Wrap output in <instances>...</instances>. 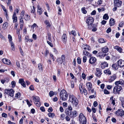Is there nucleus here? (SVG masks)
<instances>
[{
	"mask_svg": "<svg viewBox=\"0 0 124 124\" xmlns=\"http://www.w3.org/2000/svg\"><path fill=\"white\" fill-rule=\"evenodd\" d=\"M116 74H114L109 77V82H111L115 80L116 78Z\"/></svg>",
	"mask_w": 124,
	"mask_h": 124,
	"instance_id": "obj_12",
	"label": "nucleus"
},
{
	"mask_svg": "<svg viewBox=\"0 0 124 124\" xmlns=\"http://www.w3.org/2000/svg\"><path fill=\"white\" fill-rule=\"evenodd\" d=\"M81 10L82 12L84 14H86L87 13V11L85 10V8H82L81 9Z\"/></svg>",
	"mask_w": 124,
	"mask_h": 124,
	"instance_id": "obj_44",
	"label": "nucleus"
},
{
	"mask_svg": "<svg viewBox=\"0 0 124 124\" xmlns=\"http://www.w3.org/2000/svg\"><path fill=\"white\" fill-rule=\"evenodd\" d=\"M90 47L88 45H86L84 47V49L85 50H89L90 49Z\"/></svg>",
	"mask_w": 124,
	"mask_h": 124,
	"instance_id": "obj_41",
	"label": "nucleus"
},
{
	"mask_svg": "<svg viewBox=\"0 0 124 124\" xmlns=\"http://www.w3.org/2000/svg\"><path fill=\"white\" fill-rule=\"evenodd\" d=\"M32 98L34 102H39V101H40V98L38 96H32Z\"/></svg>",
	"mask_w": 124,
	"mask_h": 124,
	"instance_id": "obj_22",
	"label": "nucleus"
},
{
	"mask_svg": "<svg viewBox=\"0 0 124 124\" xmlns=\"http://www.w3.org/2000/svg\"><path fill=\"white\" fill-rule=\"evenodd\" d=\"M115 87H116V88H117V90H118V91L119 92L122 89V87L119 85H116Z\"/></svg>",
	"mask_w": 124,
	"mask_h": 124,
	"instance_id": "obj_39",
	"label": "nucleus"
},
{
	"mask_svg": "<svg viewBox=\"0 0 124 124\" xmlns=\"http://www.w3.org/2000/svg\"><path fill=\"white\" fill-rule=\"evenodd\" d=\"M37 12L39 15H41L42 12L41 8L39 5H38L37 6Z\"/></svg>",
	"mask_w": 124,
	"mask_h": 124,
	"instance_id": "obj_21",
	"label": "nucleus"
},
{
	"mask_svg": "<svg viewBox=\"0 0 124 124\" xmlns=\"http://www.w3.org/2000/svg\"><path fill=\"white\" fill-rule=\"evenodd\" d=\"M49 96L50 97H51L54 95V93L53 91H50L49 93Z\"/></svg>",
	"mask_w": 124,
	"mask_h": 124,
	"instance_id": "obj_48",
	"label": "nucleus"
},
{
	"mask_svg": "<svg viewBox=\"0 0 124 124\" xmlns=\"http://www.w3.org/2000/svg\"><path fill=\"white\" fill-rule=\"evenodd\" d=\"M99 42L100 43H103L104 42H105V41L104 40V39L103 38H101L99 40Z\"/></svg>",
	"mask_w": 124,
	"mask_h": 124,
	"instance_id": "obj_54",
	"label": "nucleus"
},
{
	"mask_svg": "<svg viewBox=\"0 0 124 124\" xmlns=\"http://www.w3.org/2000/svg\"><path fill=\"white\" fill-rule=\"evenodd\" d=\"M69 113L70 115V117L71 118H73L77 116V113L76 111L74 110L72 112L70 111V112H69Z\"/></svg>",
	"mask_w": 124,
	"mask_h": 124,
	"instance_id": "obj_8",
	"label": "nucleus"
},
{
	"mask_svg": "<svg viewBox=\"0 0 124 124\" xmlns=\"http://www.w3.org/2000/svg\"><path fill=\"white\" fill-rule=\"evenodd\" d=\"M83 93H84V94L86 95L87 94V90L85 89H84L83 90Z\"/></svg>",
	"mask_w": 124,
	"mask_h": 124,
	"instance_id": "obj_51",
	"label": "nucleus"
},
{
	"mask_svg": "<svg viewBox=\"0 0 124 124\" xmlns=\"http://www.w3.org/2000/svg\"><path fill=\"white\" fill-rule=\"evenodd\" d=\"M8 38L9 40V42L10 41H12V37L9 34L8 35Z\"/></svg>",
	"mask_w": 124,
	"mask_h": 124,
	"instance_id": "obj_52",
	"label": "nucleus"
},
{
	"mask_svg": "<svg viewBox=\"0 0 124 124\" xmlns=\"http://www.w3.org/2000/svg\"><path fill=\"white\" fill-rule=\"evenodd\" d=\"M83 53L84 55L90 56V53L86 51H83Z\"/></svg>",
	"mask_w": 124,
	"mask_h": 124,
	"instance_id": "obj_33",
	"label": "nucleus"
},
{
	"mask_svg": "<svg viewBox=\"0 0 124 124\" xmlns=\"http://www.w3.org/2000/svg\"><path fill=\"white\" fill-rule=\"evenodd\" d=\"M123 80L122 79H120L119 81H117L115 82V84L116 85H123Z\"/></svg>",
	"mask_w": 124,
	"mask_h": 124,
	"instance_id": "obj_25",
	"label": "nucleus"
},
{
	"mask_svg": "<svg viewBox=\"0 0 124 124\" xmlns=\"http://www.w3.org/2000/svg\"><path fill=\"white\" fill-rule=\"evenodd\" d=\"M40 109L42 112H44L45 111V109L43 107H41Z\"/></svg>",
	"mask_w": 124,
	"mask_h": 124,
	"instance_id": "obj_60",
	"label": "nucleus"
},
{
	"mask_svg": "<svg viewBox=\"0 0 124 124\" xmlns=\"http://www.w3.org/2000/svg\"><path fill=\"white\" fill-rule=\"evenodd\" d=\"M70 113L69 111H68L66 112V115L65 117V118L66 121H70Z\"/></svg>",
	"mask_w": 124,
	"mask_h": 124,
	"instance_id": "obj_18",
	"label": "nucleus"
},
{
	"mask_svg": "<svg viewBox=\"0 0 124 124\" xmlns=\"http://www.w3.org/2000/svg\"><path fill=\"white\" fill-rule=\"evenodd\" d=\"M48 115L50 117L53 118L55 115L53 113H49L48 114Z\"/></svg>",
	"mask_w": 124,
	"mask_h": 124,
	"instance_id": "obj_35",
	"label": "nucleus"
},
{
	"mask_svg": "<svg viewBox=\"0 0 124 124\" xmlns=\"http://www.w3.org/2000/svg\"><path fill=\"white\" fill-rule=\"evenodd\" d=\"M93 26H94V27H93V29H92V30L93 31H95L97 30V29L96 28L97 26L95 24H93Z\"/></svg>",
	"mask_w": 124,
	"mask_h": 124,
	"instance_id": "obj_43",
	"label": "nucleus"
},
{
	"mask_svg": "<svg viewBox=\"0 0 124 124\" xmlns=\"http://www.w3.org/2000/svg\"><path fill=\"white\" fill-rule=\"evenodd\" d=\"M2 117L5 118L7 117V115L5 113H2Z\"/></svg>",
	"mask_w": 124,
	"mask_h": 124,
	"instance_id": "obj_55",
	"label": "nucleus"
},
{
	"mask_svg": "<svg viewBox=\"0 0 124 124\" xmlns=\"http://www.w3.org/2000/svg\"><path fill=\"white\" fill-rule=\"evenodd\" d=\"M122 107L124 108V98L121 97L120 98Z\"/></svg>",
	"mask_w": 124,
	"mask_h": 124,
	"instance_id": "obj_30",
	"label": "nucleus"
},
{
	"mask_svg": "<svg viewBox=\"0 0 124 124\" xmlns=\"http://www.w3.org/2000/svg\"><path fill=\"white\" fill-rule=\"evenodd\" d=\"M15 96L17 98H19L20 96V93L19 92H18L16 94Z\"/></svg>",
	"mask_w": 124,
	"mask_h": 124,
	"instance_id": "obj_49",
	"label": "nucleus"
},
{
	"mask_svg": "<svg viewBox=\"0 0 124 124\" xmlns=\"http://www.w3.org/2000/svg\"><path fill=\"white\" fill-rule=\"evenodd\" d=\"M105 55L106 54H105L103 53L102 52H100L98 54H97V56L101 58H102V56H105Z\"/></svg>",
	"mask_w": 124,
	"mask_h": 124,
	"instance_id": "obj_27",
	"label": "nucleus"
},
{
	"mask_svg": "<svg viewBox=\"0 0 124 124\" xmlns=\"http://www.w3.org/2000/svg\"><path fill=\"white\" fill-rule=\"evenodd\" d=\"M78 119L79 122L82 124H86V119L82 113H81L80 114Z\"/></svg>",
	"mask_w": 124,
	"mask_h": 124,
	"instance_id": "obj_3",
	"label": "nucleus"
},
{
	"mask_svg": "<svg viewBox=\"0 0 124 124\" xmlns=\"http://www.w3.org/2000/svg\"><path fill=\"white\" fill-rule=\"evenodd\" d=\"M24 11L23 10L22 11L20 14V17L23 18V17L24 16Z\"/></svg>",
	"mask_w": 124,
	"mask_h": 124,
	"instance_id": "obj_56",
	"label": "nucleus"
},
{
	"mask_svg": "<svg viewBox=\"0 0 124 124\" xmlns=\"http://www.w3.org/2000/svg\"><path fill=\"white\" fill-rule=\"evenodd\" d=\"M8 26V23H4L3 25V28L5 29L6 27Z\"/></svg>",
	"mask_w": 124,
	"mask_h": 124,
	"instance_id": "obj_50",
	"label": "nucleus"
},
{
	"mask_svg": "<svg viewBox=\"0 0 124 124\" xmlns=\"http://www.w3.org/2000/svg\"><path fill=\"white\" fill-rule=\"evenodd\" d=\"M16 63L17 67L19 68L20 67V65L19 62L17 61H16Z\"/></svg>",
	"mask_w": 124,
	"mask_h": 124,
	"instance_id": "obj_62",
	"label": "nucleus"
},
{
	"mask_svg": "<svg viewBox=\"0 0 124 124\" xmlns=\"http://www.w3.org/2000/svg\"><path fill=\"white\" fill-rule=\"evenodd\" d=\"M87 60V57L85 56H84L83 57V61L84 62H86Z\"/></svg>",
	"mask_w": 124,
	"mask_h": 124,
	"instance_id": "obj_58",
	"label": "nucleus"
},
{
	"mask_svg": "<svg viewBox=\"0 0 124 124\" xmlns=\"http://www.w3.org/2000/svg\"><path fill=\"white\" fill-rule=\"evenodd\" d=\"M68 97V95L66 91L64 90H62L60 93V99L62 101H65L67 100Z\"/></svg>",
	"mask_w": 124,
	"mask_h": 124,
	"instance_id": "obj_2",
	"label": "nucleus"
},
{
	"mask_svg": "<svg viewBox=\"0 0 124 124\" xmlns=\"http://www.w3.org/2000/svg\"><path fill=\"white\" fill-rule=\"evenodd\" d=\"M113 93L116 94H119V92L118 91L117 89V88H116V87H114Z\"/></svg>",
	"mask_w": 124,
	"mask_h": 124,
	"instance_id": "obj_28",
	"label": "nucleus"
},
{
	"mask_svg": "<svg viewBox=\"0 0 124 124\" xmlns=\"http://www.w3.org/2000/svg\"><path fill=\"white\" fill-rule=\"evenodd\" d=\"M47 36L48 38V40L50 41H51V34L50 33L48 32L47 33Z\"/></svg>",
	"mask_w": 124,
	"mask_h": 124,
	"instance_id": "obj_42",
	"label": "nucleus"
},
{
	"mask_svg": "<svg viewBox=\"0 0 124 124\" xmlns=\"http://www.w3.org/2000/svg\"><path fill=\"white\" fill-rule=\"evenodd\" d=\"M16 16V13L15 12H14L12 18L13 19V23L16 22L17 21V17Z\"/></svg>",
	"mask_w": 124,
	"mask_h": 124,
	"instance_id": "obj_23",
	"label": "nucleus"
},
{
	"mask_svg": "<svg viewBox=\"0 0 124 124\" xmlns=\"http://www.w3.org/2000/svg\"><path fill=\"white\" fill-rule=\"evenodd\" d=\"M86 85L88 91H90L92 88V84L90 82H88L86 83Z\"/></svg>",
	"mask_w": 124,
	"mask_h": 124,
	"instance_id": "obj_16",
	"label": "nucleus"
},
{
	"mask_svg": "<svg viewBox=\"0 0 124 124\" xmlns=\"http://www.w3.org/2000/svg\"><path fill=\"white\" fill-rule=\"evenodd\" d=\"M110 101H111V103L113 105H114L115 104V99H113V96L111 97L110 98Z\"/></svg>",
	"mask_w": 124,
	"mask_h": 124,
	"instance_id": "obj_32",
	"label": "nucleus"
},
{
	"mask_svg": "<svg viewBox=\"0 0 124 124\" xmlns=\"http://www.w3.org/2000/svg\"><path fill=\"white\" fill-rule=\"evenodd\" d=\"M108 18L109 16L107 14H105L103 16V19L106 20H108Z\"/></svg>",
	"mask_w": 124,
	"mask_h": 124,
	"instance_id": "obj_34",
	"label": "nucleus"
},
{
	"mask_svg": "<svg viewBox=\"0 0 124 124\" xmlns=\"http://www.w3.org/2000/svg\"><path fill=\"white\" fill-rule=\"evenodd\" d=\"M53 109L52 107H50L48 109V111L49 112H51L53 111Z\"/></svg>",
	"mask_w": 124,
	"mask_h": 124,
	"instance_id": "obj_63",
	"label": "nucleus"
},
{
	"mask_svg": "<svg viewBox=\"0 0 124 124\" xmlns=\"http://www.w3.org/2000/svg\"><path fill=\"white\" fill-rule=\"evenodd\" d=\"M108 66L107 63L106 62H104L101 63V68L103 69L106 67H108Z\"/></svg>",
	"mask_w": 124,
	"mask_h": 124,
	"instance_id": "obj_24",
	"label": "nucleus"
},
{
	"mask_svg": "<svg viewBox=\"0 0 124 124\" xmlns=\"http://www.w3.org/2000/svg\"><path fill=\"white\" fill-rule=\"evenodd\" d=\"M30 16L28 15H26L24 17V19L26 21L29 20L30 19Z\"/></svg>",
	"mask_w": 124,
	"mask_h": 124,
	"instance_id": "obj_37",
	"label": "nucleus"
},
{
	"mask_svg": "<svg viewBox=\"0 0 124 124\" xmlns=\"http://www.w3.org/2000/svg\"><path fill=\"white\" fill-rule=\"evenodd\" d=\"M38 68L39 69V70L41 71L42 70V65L40 63L38 64Z\"/></svg>",
	"mask_w": 124,
	"mask_h": 124,
	"instance_id": "obj_36",
	"label": "nucleus"
},
{
	"mask_svg": "<svg viewBox=\"0 0 124 124\" xmlns=\"http://www.w3.org/2000/svg\"><path fill=\"white\" fill-rule=\"evenodd\" d=\"M19 82L20 83L23 87H26L25 83L23 79L22 78L19 79Z\"/></svg>",
	"mask_w": 124,
	"mask_h": 124,
	"instance_id": "obj_14",
	"label": "nucleus"
},
{
	"mask_svg": "<svg viewBox=\"0 0 124 124\" xmlns=\"http://www.w3.org/2000/svg\"><path fill=\"white\" fill-rule=\"evenodd\" d=\"M45 23L46 25H47V26L50 27V25L49 23V22L47 20H46L45 21Z\"/></svg>",
	"mask_w": 124,
	"mask_h": 124,
	"instance_id": "obj_57",
	"label": "nucleus"
},
{
	"mask_svg": "<svg viewBox=\"0 0 124 124\" xmlns=\"http://www.w3.org/2000/svg\"><path fill=\"white\" fill-rule=\"evenodd\" d=\"M94 21L93 18L92 17H89L86 19V22L88 24V26L89 27V25H91Z\"/></svg>",
	"mask_w": 124,
	"mask_h": 124,
	"instance_id": "obj_4",
	"label": "nucleus"
},
{
	"mask_svg": "<svg viewBox=\"0 0 124 124\" xmlns=\"http://www.w3.org/2000/svg\"><path fill=\"white\" fill-rule=\"evenodd\" d=\"M111 29L110 27L108 28L106 32L107 33L110 32L111 31Z\"/></svg>",
	"mask_w": 124,
	"mask_h": 124,
	"instance_id": "obj_61",
	"label": "nucleus"
},
{
	"mask_svg": "<svg viewBox=\"0 0 124 124\" xmlns=\"http://www.w3.org/2000/svg\"><path fill=\"white\" fill-rule=\"evenodd\" d=\"M72 34L73 35H74L75 36H76V33L74 31H72L71 32V33H70V34Z\"/></svg>",
	"mask_w": 124,
	"mask_h": 124,
	"instance_id": "obj_53",
	"label": "nucleus"
},
{
	"mask_svg": "<svg viewBox=\"0 0 124 124\" xmlns=\"http://www.w3.org/2000/svg\"><path fill=\"white\" fill-rule=\"evenodd\" d=\"M77 62L79 64H80L81 63V60L79 57H78L77 59Z\"/></svg>",
	"mask_w": 124,
	"mask_h": 124,
	"instance_id": "obj_59",
	"label": "nucleus"
},
{
	"mask_svg": "<svg viewBox=\"0 0 124 124\" xmlns=\"http://www.w3.org/2000/svg\"><path fill=\"white\" fill-rule=\"evenodd\" d=\"M5 92L6 93L9 95L13 97L14 95V91L12 89L10 90H5Z\"/></svg>",
	"mask_w": 124,
	"mask_h": 124,
	"instance_id": "obj_7",
	"label": "nucleus"
},
{
	"mask_svg": "<svg viewBox=\"0 0 124 124\" xmlns=\"http://www.w3.org/2000/svg\"><path fill=\"white\" fill-rule=\"evenodd\" d=\"M96 61V58L93 57H91L89 60V62L91 64H93L95 63Z\"/></svg>",
	"mask_w": 124,
	"mask_h": 124,
	"instance_id": "obj_11",
	"label": "nucleus"
},
{
	"mask_svg": "<svg viewBox=\"0 0 124 124\" xmlns=\"http://www.w3.org/2000/svg\"><path fill=\"white\" fill-rule=\"evenodd\" d=\"M65 116L64 114H62L60 115V118L62 120H63L65 118Z\"/></svg>",
	"mask_w": 124,
	"mask_h": 124,
	"instance_id": "obj_40",
	"label": "nucleus"
},
{
	"mask_svg": "<svg viewBox=\"0 0 124 124\" xmlns=\"http://www.w3.org/2000/svg\"><path fill=\"white\" fill-rule=\"evenodd\" d=\"M101 74V70L98 68L96 69V72L95 73L96 75L98 77H99Z\"/></svg>",
	"mask_w": 124,
	"mask_h": 124,
	"instance_id": "obj_17",
	"label": "nucleus"
},
{
	"mask_svg": "<svg viewBox=\"0 0 124 124\" xmlns=\"http://www.w3.org/2000/svg\"><path fill=\"white\" fill-rule=\"evenodd\" d=\"M104 73H107L109 75L111 74V71L109 69H107L104 70Z\"/></svg>",
	"mask_w": 124,
	"mask_h": 124,
	"instance_id": "obj_38",
	"label": "nucleus"
},
{
	"mask_svg": "<svg viewBox=\"0 0 124 124\" xmlns=\"http://www.w3.org/2000/svg\"><path fill=\"white\" fill-rule=\"evenodd\" d=\"M69 97V101L73 106H77L78 103V101L77 98L72 94H70Z\"/></svg>",
	"mask_w": 124,
	"mask_h": 124,
	"instance_id": "obj_1",
	"label": "nucleus"
},
{
	"mask_svg": "<svg viewBox=\"0 0 124 124\" xmlns=\"http://www.w3.org/2000/svg\"><path fill=\"white\" fill-rule=\"evenodd\" d=\"M114 3L115 6L119 7L121 6L122 2L119 0H114Z\"/></svg>",
	"mask_w": 124,
	"mask_h": 124,
	"instance_id": "obj_9",
	"label": "nucleus"
},
{
	"mask_svg": "<svg viewBox=\"0 0 124 124\" xmlns=\"http://www.w3.org/2000/svg\"><path fill=\"white\" fill-rule=\"evenodd\" d=\"M109 23L111 26H113L115 24L114 20L113 18H111L110 20Z\"/></svg>",
	"mask_w": 124,
	"mask_h": 124,
	"instance_id": "obj_26",
	"label": "nucleus"
},
{
	"mask_svg": "<svg viewBox=\"0 0 124 124\" xmlns=\"http://www.w3.org/2000/svg\"><path fill=\"white\" fill-rule=\"evenodd\" d=\"M35 104L38 107H39L40 105V101L39 102H34Z\"/></svg>",
	"mask_w": 124,
	"mask_h": 124,
	"instance_id": "obj_47",
	"label": "nucleus"
},
{
	"mask_svg": "<svg viewBox=\"0 0 124 124\" xmlns=\"http://www.w3.org/2000/svg\"><path fill=\"white\" fill-rule=\"evenodd\" d=\"M2 62L4 63L9 64L11 63V62L10 61L7 59L4 58L2 59Z\"/></svg>",
	"mask_w": 124,
	"mask_h": 124,
	"instance_id": "obj_15",
	"label": "nucleus"
},
{
	"mask_svg": "<svg viewBox=\"0 0 124 124\" xmlns=\"http://www.w3.org/2000/svg\"><path fill=\"white\" fill-rule=\"evenodd\" d=\"M115 114L117 116H123L124 114V111L122 109H118L115 113Z\"/></svg>",
	"mask_w": 124,
	"mask_h": 124,
	"instance_id": "obj_5",
	"label": "nucleus"
},
{
	"mask_svg": "<svg viewBox=\"0 0 124 124\" xmlns=\"http://www.w3.org/2000/svg\"><path fill=\"white\" fill-rule=\"evenodd\" d=\"M47 43L51 47H53V45L52 43L50 42L47 41Z\"/></svg>",
	"mask_w": 124,
	"mask_h": 124,
	"instance_id": "obj_64",
	"label": "nucleus"
},
{
	"mask_svg": "<svg viewBox=\"0 0 124 124\" xmlns=\"http://www.w3.org/2000/svg\"><path fill=\"white\" fill-rule=\"evenodd\" d=\"M62 39L64 43L65 44L66 43L67 41V37L66 34H63L62 36Z\"/></svg>",
	"mask_w": 124,
	"mask_h": 124,
	"instance_id": "obj_13",
	"label": "nucleus"
},
{
	"mask_svg": "<svg viewBox=\"0 0 124 124\" xmlns=\"http://www.w3.org/2000/svg\"><path fill=\"white\" fill-rule=\"evenodd\" d=\"M23 18L21 17L20 19V24H23Z\"/></svg>",
	"mask_w": 124,
	"mask_h": 124,
	"instance_id": "obj_46",
	"label": "nucleus"
},
{
	"mask_svg": "<svg viewBox=\"0 0 124 124\" xmlns=\"http://www.w3.org/2000/svg\"><path fill=\"white\" fill-rule=\"evenodd\" d=\"M114 49H116L119 52L121 53L122 52V49L121 47L118 46H116L114 47Z\"/></svg>",
	"mask_w": 124,
	"mask_h": 124,
	"instance_id": "obj_19",
	"label": "nucleus"
},
{
	"mask_svg": "<svg viewBox=\"0 0 124 124\" xmlns=\"http://www.w3.org/2000/svg\"><path fill=\"white\" fill-rule=\"evenodd\" d=\"M108 48L106 46H105L101 48V51L103 53H106L108 52Z\"/></svg>",
	"mask_w": 124,
	"mask_h": 124,
	"instance_id": "obj_20",
	"label": "nucleus"
},
{
	"mask_svg": "<svg viewBox=\"0 0 124 124\" xmlns=\"http://www.w3.org/2000/svg\"><path fill=\"white\" fill-rule=\"evenodd\" d=\"M65 57L64 55H62L61 57L57 59V62L59 64H62L63 62L65 61Z\"/></svg>",
	"mask_w": 124,
	"mask_h": 124,
	"instance_id": "obj_6",
	"label": "nucleus"
},
{
	"mask_svg": "<svg viewBox=\"0 0 124 124\" xmlns=\"http://www.w3.org/2000/svg\"><path fill=\"white\" fill-rule=\"evenodd\" d=\"M118 66L122 67L124 66V60L120 59L117 61Z\"/></svg>",
	"mask_w": 124,
	"mask_h": 124,
	"instance_id": "obj_10",
	"label": "nucleus"
},
{
	"mask_svg": "<svg viewBox=\"0 0 124 124\" xmlns=\"http://www.w3.org/2000/svg\"><path fill=\"white\" fill-rule=\"evenodd\" d=\"M11 84H12V88L14 87L15 86L16 83L14 81H13L11 83Z\"/></svg>",
	"mask_w": 124,
	"mask_h": 124,
	"instance_id": "obj_45",
	"label": "nucleus"
},
{
	"mask_svg": "<svg viewBox=\"0 0 124 124\" xmlns=\"http://www.w3.org/2000/svg\"><path fill=\"white\" fill-rule=\"evenodd\" d=\"M112 67L115 70H117L118 69V66H117V64L116 63L113 64L112 65Z\"/></svg>",
	"mask_w": 124,
	"mask_h": 124,
	"instance_id": "obj_29",
	"label": "nucleus"
},
{
	"mask_svg": "<svg viewBox=\"0 0 124 124\" xmlns=\"http://www.w3.org/2000/svg\"><path fill=\"white\" fill-rule=\"evenodd\" d=\"M79 87L81 93H83L82 91L84 89H83V88H84V87L81 85H80Z\"/></svg>",
	"mask_w": 124,
	"mask_h": 124,
	"instance_id": "obj_31",
	"label": "nucleus"
}]
</instances>
